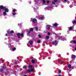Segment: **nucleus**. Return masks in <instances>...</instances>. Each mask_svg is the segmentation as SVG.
Instances as JSON below:
<instances>
[{
	"label": "nucleus",
	"instance_id": "1a4fd4ad",
	"mask_svg": "<svg viewBox=\"0 0 76 76\" xmlns=\"http://www.w3.org/2000/svg\"><path fill=\"white\" fill-rule=\"evenodd\" d=\"M39 19L40 20H43V19H44V16H42L41 17H40L39 18Z\"/></svg>",
	"mask_w": 76,
	"mask_h": 76
},
{
	"label": "nucleus",
	"instance_id": "2f4dec72",
	"mask_svg": "<svg viewBox=\"0 0 76 76\" xmlns=\"http://www.w3.org/2000/svg\"><path fill=\"white\" fill-rule=\"evenodd\" d=\"M13 15H16V13H12Z\"/></svg>",
	"mask_w": 76,
	"mask_h": 76
},
{
	"label": "nucleus",
	"instance_id": "7ed1b4c3",
	"mask_svg": "<svg viewBox=\"0 0 76 76\" xmlns=\"http://www.w3.org/2000/svg\"><path fill=\"white\" fill-rule=\"evenodd\" d=\"M37 59H35L34 60H31V62L32 63H35V62H37Z\"/></svg>",
	"mask_w": 76,
	"mask_h": 76
},
{
	"label": "nucleus",
	"instance_id": "393cba45",
	"mask_svg": "<svg viewBox=\"0 0 76 76\" xmlns=\"http://www.w3.org/2000/svg\"><path fill=\"white\" fill-rule=\"evenodd\" d=\"M26 68H27V67L26 66H23V69H26Z\"/></svg>",
	"mask_w": 76,
	"mask_h": 76
},
{
	"label": "nucleus",
	"instance_id": "dca6fc26",
	"mask_svg": "<svg viewBox=\"0 0 76 76\" xmlns=\"http://www.w3.org/2000/svg\"><path fill=\"white\" fill-rule=\"evenodd\" d=\"M72 29L73 28H72V27H71L69 28V31H71Z\"/></svg>",
	"mask_w": 76,
	"mask_h": 76
},
{
	"label": "nucleus",
	"instance_id": "09e8293b",
	"mask_svg": "<svg viewBox=\"0 0 76 76\" xmlns=\"http://www.w3.org/2000/svg\"><path fill=\"white\" fill-rule=\"evenodd\" d=\"M19 25H20V24Z\"/></svg>",
	"mask_w": 76,
	"mask_h": 76
},
{
	"label": "nucleus",
	"instance_id": "0eeeda50",
	"mask_svg": "<svg viewBox=\"0 0 76 76\" xmlns=\"http://www.w3.org/2000/svg\"><path fill=\"white\" fill-rule=\"evenodd\" d=\"M54 42L55 43V45H57V44H58V42L56 40Z\"/></svg>",
	"mask_w": 76,
	"mask_h": 76
},
{
	"label": "nucleus",
	"instance_id": "39448f33",
	"mask_svg": "<svg viewBox=\"0 0 76 76\" xmlns=\"http://www.w3.org/2000/svg\"><path fill=\"white\" fill-rule=\"evenodd\" d=\"M7 33L9 34H12L13 33H14V31H12L11 32L7 31Z\"/></svg>",
	"mask_w": 76,
	"mask_h": 76
},
{
	"label": "nucleus",
	"instance_id": "37998d69",
	"mask_svg": "<svg viewBox=\"0 0 76 76\" xmlns=\"http://www.w3.org/2000/svg\"><path fill=\"white\" fill-rule=\"evenodd\" d=\"M67 0H64V1H66Z\"/></svg>",
	"mask_w": 76,
	"mask_h": 76
},
{
	"label": "nucleus",
	"instance_id": "ddd939ff",
	"mask_svg": "<svg viewBox=\"0 0 76 76\" xmlns=\"http://www.w3.org/2000/svg\"><path fill=\"white\" fill-rule=\"evenodd\" d=\"M28 68L30 69H31L32 68V65H29L28 66Z\"/></svg>",
	"mask_w": 76,
	"mask_h": 76
},
{
	"label": "nucleus",
	"instance_id": "bb28decb",
	"mask_svg": "<svg viewBox=\"0 0 76 76\" xmlns=\"http://www.w3.org/2000/svg\"><path fill=\"white\" fill-rule=\"evenodd\" d=\"M38 36H39V38H41V35L39 34V35H38Z\"/></svg>",
	"mask_w": 76,
	"mask_h": 76
},
{
	"label": "nucleus",
	"instance_id": "5701e85b",
	"mask_svg": "<svg viewBox=\"0 0 76 76\" xmlns=\"http://www.w3.org/2000/svg\"><path fill=\"white\" fill-rule=\"evenodd\" d=\"M34 30V29H33V28H31L30 29V31H33Z\"/></svg>",
	"mask_w": 76,
	"mask_h": 76
},
{
	"label": "nucleus",
	"instance_id": "c03bdc74",
	"mask_svg": "<svg viewBox=\"0 0 76 76\" xmlns=\"http://www.w3.org/2000/svg\"><path fill=\"white\" fill-rule=\"evenodd\" d=\"M58 76H61V75H59Z\"/></svg>",
	"mask_w": 76,
	"mask_h": 76
},
{
	"label": "nucleus",
	"instance_id": "f704fd0d",
	"mask_svg": "<svg viewBox=\"0 0 76 76\" xmlns=\"http://www.w3.org/2000/svg\"><path fill=\"white\" fill-rule=\"evenodd\" d=\"M47 3L48 4L49 3V1H47Z\"/></svg>",
	"mask_w": 76,
	"mask_h": 76
},
{
	"label": "nucleus",
	"instance_id": "412c9836",
	"mask_svg": "<svg viewBox=\"0 0 76 76\" xmlns=\"http://www.w3.org/2000/svg\"><path fill=\"white\" fill-rule=\"evenodd\" d=\"M3 71V69H0V72H2Z\"/></svg>",
	"mask_w": 76,
	"mask_h": 76
},
{
	"label": "nucleus",
	"instance_id": "6ab92c4d",
	"mask_svg": "<svg viewBox=\"0 0 76 76\" xmlns=\"http://www.w3.org/2000/svg\"><path fill=\"white\" fill-rule=\"evenodd\" d=\"M57 25V24L56 23L53 24V26H56Z\"/></svg>",
	"mask_w": 76,
	"mask_h": 76
},
{
	"label": "nucleus",
	"instance_id": "79ce46f5",
	"mask_svg": "<svg viewBox=\"0 0 76 76\" xmlns=\"http://www.w3.org/2000/svg\"><path fill=\"white\" fill-rule=\"evenodd\" d=\"M75 50L76 51V48H75Z\"/></svg>",
	"mask_w": 76,
	"mask_h": 76
},
{
	"label": "nucleus",
	"instance_id": "49530a36",
	"mask_svg": "<svg viewBox=\"0 0 76 76\" xmlns=\"http://www.w3.org/2000/svg\"><path fill=\"white\" fill-rule=\"evenodd\" d=\"M31 20H32V18H31Z\"/></svg>",
	"mask_w": 76,
	"mask_h": 76
},
{
	"label": "nucleus",
	"instance_id": "473e14b6",
	"mask_svg": "<svg viewBox=\"0 0 76 76\" xmlns=\"http://www.w3.org/2000/svg\"><path fill=\"white\" fill-rule=\"evenodd\" d=\"M61 61V62L60 63H61V64H63V63H62V61Z\"/></svg>",
	"mask_w": 76,
	"mask_h": 76
},
{
	"label": "nucleus",
	"instance_id": "ea45409f",
	"mask_svg": "<svg viewBox=\"0 0 76 76\" xmlns=\"http://www.w3.org/2000/svg\"><path fill=\"white\" fill-rule=\"evenodd\" d=\"M28 33L29 34V33H31V32L30 31H28Z\"/></svg>",
	"mask_w": 76,
	"mask_h": 76
},
{
	"label": "nucleus",
	"instance_id": "423d86ee",
	"mask_svg": "<svg viewBox=\"0 0 76 76\" xmlns=\"http://www.w3.org/2000/svg\"><path fill=\"white\" fill-rule=\"evenodd\" d=\"M57 1H58V0H54V2L53 1L52 2V4H55V3H56V2H57Z\"/></svg>",
	"mask_w": 76,
	"mask_h": 76
},
{
	"label": "nucleus",
	"instance_id": "9d476101",
	"mask_svg": "<svg viewBox=\"0 0 76 76\" xmlns=\"http://www.w3.org/2000/svg\"><path fill=\"white\" fill-rule=\"evenodd\" d=\"M72 3L73 6H76V1L72 2Z\"/></svg>",
	"mask_w": 76,
	"mask_h": 76
},
{
	"label": "nucleus",
	"instance_id": "72a5a7b5",
	"mask_svg": "<svg viewBox=\"0 0 76 76\" xmlns=\"http://www.w3.org/2000/svg\"><path fill=\"white\" fill-rule=\"evenodd\" d=\"M40 40H39V41H37V42H38V43H40Z\"/></svg>",
	"mask_w": 76,
	"mask_h": 76
},
{
	"label": "nucleus",
	"instance_id": "c756f323",
	"mask_svg": "<svg viewBox=\"0 0 76 76\" xmlns=\"http://www.w3.org/2000/svg\"><path fill=\"white\" fill-rule=\"evenodd\" d=\"M50 26H51L50 25H47V27H48V28H49V27H50Z\"/></svg>",
	"mask_w": 76,
	"mask_h": 76
},
{
	"label": "nucleus",
	"instance_id": "a878e982",
	"mask_svg": "<svg viewBox=\"0 0 76 76\" xmlns=\"http://www.w3.org/2000/svg\"><path fill=\"white\" fill-rule=\"evenodd\" d=\"M4 15L5 16V15H6V12H4Z\"/></svg>",
	"mask_w": 76,
	"mask_h": 76
},
{
	"label": "nucleus",
	"instance_id": "58836bf2",
	"mask_svg": "<svg viewBox=\"0 0 76 76\" xmlns=\"http://www.w3.org/2000/svg\"><path fill=\"white\" fill-rule=\"evenodd\" d=\"M59 73H61V72L60 71H58Z\"/></svg>",
	"mask_w": 76,
	"mask_h": 76
},
{
	"label": "nucleus",
	"instance_id": "e433bc0d",
	"mask_svg": "<svg viewBox=\"0 0 76 76\" xmlns=\"http://www.w3.org/2000/svg\"><path fill=\"white\" fill-rule=\"evenodd\" d=\"M11 42V40L10 39V40H9V41H8V42Z\"/></svg>",
	"mask_w": 76,
	"mask_h": 76
},
{
	"label": "nucleus",
	"instance_id": "de8ad7c7",
	"mask_svg": "<svg viewBox=\"0 0 76 76\" xmlns=\"http://www.w3.org/2000/svg\"><path fill=\"white\" fill-rule=\"evenodd\" d=\"M18 25H19V24H18Z\"/></svg>",
	"mask_w": 76,
	"mask_h": 76
},
{
	"label": "nucleus",
	"instance_id": "4be33fe9",
	"mask_svg": "<svg viewBox=\"0 0 76 76\" xmlns=\"http://www.w3.org/2000/svg\"><path fill=\"white\" fill-rule=\"evenodd\" d=\"M65 38H62L61 39V40H62V41H64V40H65Z\"/></svg>",
	"mask_w": 76,
	"mask_h": 76
},
{
	"label": "nucleus",
	"instance_id": "aec40b11",
	"mask_svg": "<svg viewBox=\"0 0 76 76\" xmlns=\"http://www.w3.org/2000/svg\"><path fill=\"white\" fill-rule=\"evenodd\" d=\"M50 38V37L48 36H47L46 37V39H49V38Z\"/></svg>",
	"mask_w": 76,
	"mask_h": 76
},
{
	"label": "nucleus",
	"instance_id": "7c9ffc66",
	"mask_svg": "<svg viewBox=\"0 0 76 76\" xmlns=\"http://www.w3.org/2000/svg\"><path fill=\"white\" fill-rule=\"evenodd\" d=\"M43 3H45V1L44 0H43Z\"/></svg>",
	"mask_w": 76,
	"mask_h": 76
},
{
	"label": "nucleus",
	"instance_id": "3c124183",
	"mask_svg": "<svg viewBox=\"0 0 76 76\" xmlns=\"http://www.w3.org/2000/svg\"><path fill=\"white\" fill-rule=\"evenodd\" d=\"M69 71H71V70H70Z\"/></svg>",
	"mask_w": 76,
	"mask_h": 76
},
{
	"label": "nucleus",
	"instance_id": "2eb2a0df",
	"mask_svg": "<svg viewBox=\"0 0 76 76\" xmlns=\"http://www.w3.org/2000/svg\"><path fill=\"white\" fill-rule=\"evenodd\" d=\"M8 47H9V48H10V47H11V44L10 43H9L8 44Z\"/></svg>",
	"mask_w": 76,
	"mask_h": 76
},
{
	"label": "nucleus",
	"instance_id": "cd10ccee",
	"mask_svg": "<svg viewBox=\"0 0 76 76\" xmlns=\"http://www.w3.org/2000/svg\"><path fill=\"white\" fill-rule=\"evenodd\" d=\"M76 21H74L72 22V23H73V24H74V23H76Z\"/></svg>",
	"mask_w": 76,
	"mask_h": 76
},
{
	"label": "nucleus",
	"instance_id": "4468645a",
	"mask_svg": "<svg viewBox=\"0 0 76 76\" xmlns=\"http://www.w3.org/2000/svg\"><path fill=\"white\" fill-rule=\"evenodd\" d=\"M68 67L69 68V69H70L71 67V65H69L68 66Z\"/></svg>",
	"mask_w": 76,
	"mask_h": 76
},
{
	"label": "nucleus",
	"instance_id": "a211bd4d",
	"mask_svg": "<svg viewBox=\"0 0 76 76\" xmlns=\"http://www.w3.org/2000/svg\"><path fill=\"white\" fill-rule=\"evenodd\" d=\"M13 12H15L17 11V10H16L15 9H13Z\"/></svg>",
	"mask_w": 76,
	"mask_h": 76
},
{
	"label": "nucleus",
	"instance_id": "8fccbe9b",
	"mask_svg": "<svg viewBox=\"0 0 76 76\" xmlns=\"http://www.w3.org/2000/svg\"><path fill=\"white\" fill-rule=\"evenodd\" d=\"M71 42H72V41Z\"/></svg>",
	"mask_w": 76,
	"mask_h": 76
},
{
	"label": "nucleus",
	"instance_id": "9b49d317",
	"mask_svg": "<svg viewBox=\"0 0 76 76\" xmlns=\"http://www.w3.org/2000/svg\"><path fill=\"white\" fill-rule=\"evenodd\" d=\"M37 19H34L33 20L32 22H33L35 23V22H37Z\"/></svg>",
	"mask_w": 76,
	"mask_h": 76
},
{
	"label": "nucleus",
	"instance_id": "20e7f679",
	"mask_svg": "<svg viewBox=\"0 0 76 76\" xmlns=\"http://www.w3.org/2000/svg\"><path fill=\"white\" fill-rule=\"evenodd\" d=\"M17 35L18 36V37H20V36L21 35L22 37H23V33H21V34H20L19 33L17 34Z\"/></svg>",
	"mask_w": 76,
	"mask_h": 76
},
{
	"label": "nucleus",
	"instance_id": "f3484780",
	"mask_svg": "<svg viewBox=\"0 0 76 76\" xmlns=\"http://www.w3.org/2000/svg\"><path fill=\"white\" fill-rule=\"evenodd\" d=\"M12 50H13V51H15V50H16V48H13Z\"/></svg>",
	"mask_w": 76,
	"mask_h": 76
},
{
	"label": "nucleus",
	"instance_id": "f257e3e1",
	"mask_svg": "<svg viewBox=\"0 0 76 76\" xmlns=\"http://www.w3.org/2000/svg\"><path fill=\"white\" fill-rule=\"evenodd\" d=\"M0 8L1 9H4L6 12H9V10L7 9V8L5 7H4L2 6H1L0 7Z\"/></svg>",
	"mask_w": 76,
	"mask_h": 76
},
{
	"label": "nucleus",
	"instance_id": "6e6552de",
	"mask_svg": "<svg viewBox=\"0 0 76 76\" xmlns=\"http://www.w3.org/2000/svg\"><path fill=\"white\" fill-rule=\"evenodd\" d=\"M72 58L73 59H75L76 58V56L74 55H72Z\"/></svg>",
	"mask_w": 76,
	"mask_h": 76
},
{
	"label": "nucleus",
	"instance_id": "4c0bfd02",
	"mask_svg": "<svg viewBox=\"0 0 76 76\" xmlns=\"http://www.w3.org/2000/svg\"><path fill=\"white\" fill-rule=\"evenodd\" d=\"M48 35H50V33H48Z\"/></svg>",
	"mask_w": 76,
	"mask_h": 76
},
{
	"label": "nucleus",
	"instance_id": "a18cd8bd",
	"mask_svg": "<svg viewBox=\"0 0 76 76\" xmlns=\"http://www.w3.org/2000/svg\"><path fill=\"white\" fill-rule=\"evenodd\" d=\"M24 76H27L26 75H24Z\"/></svg>",
	"mask_w": 76,
	"mask_h": 76
},
{
	"label": "nucleus",
	"instance_id": "a19ab883",
	"mask_svg": "<svg viewBox=\"0 0 76 76\" xmlns=\"http://www.w3.org/2000/svg\"><path fill=\"white\" fill-rule=\"evenodd\" d=\"M6 36H7V34H6Z\"/></svg>",
	"mask_w": 76,
	"mask_h": 76
},
{
	"label": "nucleus",
	"instance_id": "c9c22d12",
	"mask_svg": "<svg viewBox=\"0 0 76 76\" xmlns=\"http://www.w3.org/2000/svg\"><path fill=\"white\" fill-rule=\"evenodd\" d=\"M5 67H6V66L5 65H4V66H3V68H5Z\"/></svg>",
	"mask_w": 76,
	"mask_h": 76
},
{
	"label": "nucleus",
	"instance_id": "f03ea898",
	"mask_svg": "<svg viewBox=\"0 0 76 76\" xmlns=\"http://www.w3.org/2000/svg\"><path fill=\"white\" fill-rule=\"evenodd\" d=\"M34 71V69H31L28 70L27 71V73H29V72H33V71Z\"/></svg>",
	"mask_w": 76,
	"mask_h": 76
},
{
	"label": "nucleus",
	"instance_id": "f8f14e48",
	"mask_svg": "<svg viewBox=\"0 0 76 76\" xmlns=\"http://www.w3.org/2000/svg\"><path fill=\"white\" fill-rule=\"evenodd\" d=\"M29 43L30 44V45H32V44L33 43V42L32 41H29Z\"/></svg>",
	"mask_w": 76,
	"mask_h": 76
},
{
	"label": "nucleus",
	"instance_id": "c85d7f7f",
	"mask_svg": "<svg viewBox=\"0 0 76 76\" xmlns=\"http://www.w3.org/2000/svg\"><path fill=\"white\" fill-rule=\"evenodd\" d=\"M36 30L37 31H38V27H36Z\"/></svg>",
	"mask_w": 76,
	"mask_h": 76
},
{
	"label": "nucleus",
	"instance_id": "b1692460",
	"mask_svg": "<svg viewBox=\"0 0 76 76\" xmlns=\"http://www.w3.org/2000/svg\"><path fill=\"white\" fill-rule=\"evenodd\" d=\"M72 42H73V43H74V44H76V41H72Z\"/></svg>",
	"mask_w": 76,
	"mask_h": 76
}]
</instances>
